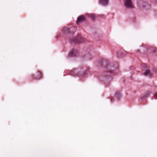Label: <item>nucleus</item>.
I'll return each instance as SVG.
<instances>
[{
    "label": "nucleus",
    "instance_id": "1",
    "mask_svg": "<svg viewBox=\"0 0 157 157\" xmlns=\"http://www.w3.org/2000/svg\"><path fill=\"white\" fill-rule=\"evenodd\" d=\"M76 31V28L75 27H72L69 28L67 27H64L62 29L63 32L65 34L68 33H73Z\"/></svg>",
    "mask_w": 157,
    "mask_h": 157
},
{
    "label": "nucleus",
    "instance_id": "2",
    "mask_svg": "<svg viewBox=\"0 0 157 157\" xmlns=\"http://www.w3.org/2000/svg\"><path fill=\"white\" fill-rule=\"evenodd\" d=\"M72 41L76 43H82L85 41L84 39L80 36H78L73 39Z\"/></svg>",
    "mask_w": 157,
    "mask_h": 157
},
{
    "label": "nucleus",
    "instance_id": "3",
    "mask_svg": "<svg viewBox=\"0 0 157 157\" xmlns=\"http://www.w3.org/2000/svg\"><path fill=\"white\" fill-rule=\"evenodd\" d=\"M143 67L144 68V70L145 71L143 73L144 75L146 76H151L152 75V74L151 72H150V70L147 68V64H144Z\"/></svg>",
    "mask_w": 157,
    "mask_h": 157
},
{
    "label": "nucleus",
    "instance_id": "4",
    "mask_svg": "<svg viewBox=\"0 0 157 157\" xmlns=\"http://www.w3.org/2000/svg\"><path fill=\"white\" fill-rule=\"evenodd\" d=\"M124 4L126 7L128 8H132L133 7L131 0H125Z\"/></svg>",
    "mask_w": 157,
    "mask_h": 157
},
{
    "label": "nucleus",
    "instance_id": "5",
    "mask_svg": "<svg viewBox=\"0 0 157 157\" xmlns=\"http://www.w3.org/2000/svg\"><path fill=\"white\" fill-rule=\"evenodd\" d=\"M85 21V18L83 16L81 15L78 17L77 23L78 24Z\"/></svg>",
    "mask_w": 157,
    "mask_h": 157
},
{
    "label": "nucleus",
    "instance_id": "6",
    "mask_svg": "<svg viewBox=\"0 0 157 157\" xmlns=\"http://www.w3.org/2000/svg\"><path fill=\"white\" fill-rule=\"evenodd\" d=\"M108 0H101L100 2V3L103 5L106 6L108 4Z\"/></svg>",
    "mask_w": 157,
    "mask_h": 157
},
{
    "label": "nucleus",
    "instance_id": "7",
    "mask_svg": "<svg viewBox=\"0 0 157 157\" xmlns=\"http://www.w3.org/2000/svg\"><path fill=\"white\" fill-rule=\"evenodd\" d=\"M76 50H72L70 52V56H76L77 54Z\"/></svg>",
    "mask_w": 157,
    "mask_h": 157
},
{
    "label": "nucleus",
    "instance_id": "8",
    "mask_svg": "<svg viewBox=\"0 0 157 157\" xmlns=\"http://www.w3.org/2000/svg\"><path fill=\"white\" fill-rule=\"evenodd\" d=\"M88 17L93 21H94L95 19V15L94 13H91L88 14Z\"/></svg>",
    "mask_w": 157,
    "mask_h": 157
},
{
    "label": "nucleus",
    "instance_id": "9",
    "mask_svg": "<svg viewBox=\"0 0 157 157\" xmlns=\"http://www.w3.org/2000/svg\"><path fill=\"white\" fill-rule=\"evenodd\" d=\"M150 94V92H147V93H146L145 94V97H146L148 95H149Z\"/></svg>",
    "mask_w": 157,
    "mask_h": 157
},
{
    "label": "nucleus",
    "instance_id": "10",
    "mask_svg": "<svg viewBox=\"0 0 157 157\" xmlns=\"http://www.w3.org/2000/svg\"><path fill=\"white\" fill-rule=\"evenodd\" d=\"M152 2H154L157 3V0H152Z\"/></svg>",
    "mask_w": 157,
    "mask_h": 157
},
{
    "label": "nucleus",
    "instance_id": "11",
    "mask_svg": "<svg viewBox=\"0 0 157 157\" xmlns=\"http://www.w3.org/2000/svg\"><path fill=\"white\" fill-rule=\"evenodd\" d=\"M154 96L156 98H157V93Z\"/></svg>",
    "mask_w": 157,
    "mask_h": 157
},
{
    "label": "nucleus",
    "instance_id": "12",
    "mask_svg": "<svg viewBox=\"0 0 157 157\" xmlns=\"http://www.w3.org/2000/svg\"><path fill=\"white\" fill-rule=\"evenodd\" d=\"M145 48H148V49L152 48L151 47H150V46H149L148 47H146Z\"/></svg>",
    "mask_w": 157,
    "mask_h": 157
},
{
    "label": "nucleus",
    "instance_id": "13",
    "mask_svg": "<svg viewBox=\"0 0 157 157\" xmlns=\"http://www.w3.org/2000/svg\"><path fill=\"white\" fill-rule=\"evenodd\" d=\"M99 16L100 17H103V15L102 14H100L99 15Z\"/></svg>",
    "mask_w": 157,
    "mask_h": 157
}]
</instances>
